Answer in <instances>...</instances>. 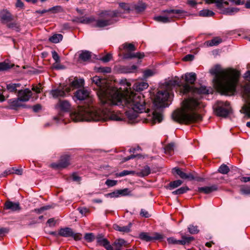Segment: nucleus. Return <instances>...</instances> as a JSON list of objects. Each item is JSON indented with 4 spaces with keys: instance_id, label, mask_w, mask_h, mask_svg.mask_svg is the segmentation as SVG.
Here are the masks:
<instances>
[{
    "instance_id": "obj_1",
    "label": "nucleus",
    "mask_w": 250,
    "mask_h": 250,
    "mask_svg": "<svg viewBox=\"0 0 250 250\" xmlns=\"http://www.w3.org/2000/svg\"><path fill=\"white\" fill-rule=\"evenodd\" d=\"M92 82L98 87L97 92L99 99L103 107L101 109H96L93 107L80 108L71 114V118L75 122L80 121H104L108 120L116 121L124 119L123 114L115 112L110 108L106 107L110 101L114 99L121 91L117 88L109 85L104 79L96 76L92 78Z\"/></svg>"
},
{
    "instance_id": "obj_2",
    "label": "nucleus",
    "mask_w": 250,
    "mask_h": 250,
    "mask_svg": "<svg viewBox=\"0 0 250 250\" xmlns=\"http://www.w3.org/2000/svg\"><path fill=\"white\" fill-rule=\"evenodd\" d=\"M126 90L121 91L118 97L110 101L107 106L122 105L130 108L126 111L125 114L129 120H132L137 118L138 113L146 112V103L144 97L140 93H134L131 90L130 83L126 82Z\"/></svg>"
},
{
    "instance_id": "obj_3",
    "label": "nucleus",
    "mask_w": 250,
    "mask_h": 250,
    "mask_svg": "<svg viewBox=\"0 0 250 250\" xmlns=\"http://www.w3.org/2000/svg\"><path fill=\"white\" fill-rule=\"evenodd\" d=\"M209 72L215 76L213 81L218 91L226 95H232L235 92L240 76L238 71L233 69L221 70L220 65L217 64Z\"/></svg>"
},
{
    "instance_id": "obj_4",
    "label": "nucleus",
    "mask_w": 250,
    "mask_h": 250,
    "mask_svg": "<svg viewBox=\"0 0 250 250\" xmlns=\"http://www.w3.org/2000/svg\"><path fill=\"white\" fill-rule=\"evenodd\" d=\"M200 107V103L197 100L193 98L185 99L183 102L182 109L173 112L172 118L180 124H188L200 122L202 120V117L195 112Z\"/></svg>"
},
{
    "instance_id": "obj_5",
    "label": "nucleus",
    "mask_w": 250,
    "mask_h": 250,
    "mask_svg": "<svg viewBox=\"0 0 250 250\" xmlns=\"http://www.w3.org/2000/svg\"><path fill=\"white\" fill-rule=\"evenodd\" d=\"M120 12L117 10L104 11L100 14V19L95 21V23L92 24L94 27L103 28L105 26L112 25L117 21L115 19Z\"/></svg>"
},
{
    "instance_id": "obj_6",
    "label": "nucleus",
    "mask_w": 250,
    "mask_h": 250,
    "mask_svg": "<svg viewBox=\"0 0 250 250\" xmlns=\"http://www.w3.org/2000/svg\"><path fill=\"white\" fill-rule=\"evenodd\" d=\"M170 98V92L167 90H159L156 94L154 104L157 108L166 107L169 104L167 103Z\"/></svg>"
},
{
    "instance_id": "obj_7",
    "label": "nucleus",
    "mask_w": 250,
    "mask_h": 250,
    "mask_svg": "<svg viewBox=\"0 0 250 250\" xmlns=\"http://www.w3.org/2000/svg\"><path fill=\"white\" fill-rule=\"evenodd\" d=\"M216 106L215 112L218 116L226 117L231 111V107L228 102L217 101Z\"/></svg>"
},
{
    "instance_id": "obj_8",
    "label": "nucleus",
    "mask_w": 250,
    "mask_h": 250,
    "mask_svg": "<svg viewBox=\"0 0 250 250\" xmlns=\"http://www.w3.org/2000/svg\"><path fill=\"white\" fill-rule=\"evenodd\" d=\"M181 91L183 94H187L189 93H191L193 94H206L208 93V89L206 86H201L199 88H197L187 84L183 85L181 88Z\"/></svg>"
},
{
    "instance_id": "obj_9",
    "label": "nucleus",
    "mask_w": 250,
    "mask_h": 250,
    "mask_svg": "<svg viewBox=\"0 0 250 250\" xmlns=\"http://www.w3.org/2000/svg\"><path fill=\"white\" fill-rule=\"evenodd\" d=\"M229 3L224 0H217L216 7L221 10V13L224 15L232 16L238 12L240 10L237 7H224V5H229Z\"/></svg>"
},
{
    "instance_id": "obj_10",
    "label": "nucleus",
    "mask_w": 250,
    "mask_h": 250,
    "mask_svg": "<svg viewBox=\"0 0 250 250\" xmlns=\"http://www.w3.org/2000/svg\"><path fill=\"white\" fill-rule=\"evenodd\" d=\"M72 89L70 86L60 84L57 88L52 89L50 91V94L54 99L64 97Z\"/></svg>"
},
{
    "instance_id": "obj_11",
    "label": "nucleus",
    "mask_w": 250,
    "mask_h": 250,
    "mask_svg": "<svg viewBox=\"0 0 250 250\" xmlns=\"http://www.w3.org/2000/svg\"><path fill=\"white\" fill-rule=\"evenodd\" d=\"M58 235L64 237H71L75 241L80 240L82 238V234L81 233H75L72 229L69 227L60 229L58 232Z\"/></svg>"
},
{
    "instance_id": "obj_12",
    "label": "nucleus",
    "mask_w": 250,
    "mask_h": 250,
    "mask_svg": "<svg viewBox=\"0 0 250 250\" xmlns=\"http://www.w3.org/2000/svg\"><path fill=\"white\" fill-rule=\"evenodd\" d=\"M164 236L162 234L155 232L151 236L149 233L146 232H142L139 234V238L146 242H150L153 240H161L163 239Z\"/></svg>"
},
{
    "instance_id": "obj_13",
    "label": "nucleus",
    "mask_w": 250,
    "mask_h": 250,
    "mask_svg": "<svg viewBox=\"0 0 250 250\" xmlns=\"http://www.w3.org/2000/svg\"><path fill=\"white\" fill-rule=\"evenodd\" d=\"M70 165V156L65 155L61 156L59 162L52 163L51 165L52 167L56 169L63 168Z\"/></svg>"
},
{
    "instance_id": "obj_14",
    "label": "nucleus",
    "mask_w": 250,
    "mask_h": 250,
    "mask_svg": "<svg viewBox=\"0 0 250 250\" xmlns=\"http://www.w3.org/2000/svg\"><path fill=\"white\" fill-rule=\"evenodd\" d=\"M74 99L79 101H83L89 99V92L84 89L77 90L74 93Z\"/></svg>"
},
{
    "instance_id": "obj_15",
    "label": "nucleus",
    "mask_w": 250,
    "mask_h": 250,
    "mask_svg": "<svg viewBox=\"0 0 250 250\" xmlns=\"http://www.w3.org/2000/svg\"><path fill=\"white\" fill-rule=\"evenodd\" d=\"M32 95V91L28 88L20 90L18 91V97L20 101L25 102L29 100Z\"/></svg>"
},
{
    "instance_id": "obj_16",
    "label": "nucleus",
    "mask_w": 250,
    "mask_h": 250,
    "mask_svg": "<svg viewBox=\"0 0 250 250\" xmlns=\"http://www.w3.org/2000/svg\"><path fill=\"white\" fill-rule=\"evenodd\" d=\"M4 209H9L12 211H20L21 209L20 203L19 202H13L9 200L7 201L4 203Z\"/></svg>"
},
{
    "instance_id": "obj_17",
    "label": "nucleus",
    "mask_w": 250,
    "mask_h": 250,
    "mask_svg": "<svg viewBox=\"0 0 250 250\" xmlns=\"http://www.w3.org/2000/svg\"><path fill=\"white\" fill-rule=\"evenodd\" d=\"M165 85L166 87L167 88L166 90H169L170 89H172L173 87L175 86H179L182 87L183 85L181 86V82L179 81V79L177 77H175L174 79H171L170 80H169L167 81H166L165 83ZM181 88H180L181 89ZM181 92V91H180Z\"/></svg>"
},
{
    "instance_id": "obj_18",
    "label": "nucleus",
    "mask_w": 250,
    "mask_h": 250,
    "mask_svg": "<svg viewBox=\"0 0 250 250\" xmlns=\"http://www.w3.org/2000/svg\"><path fill=\"white\" fill-rule=\"evenodd\" d=\"M0 20L2 22H8L13 20V17L6 9L0 11Z\"/></svg>"
},
{
    "instance_id": "obj_19",
    "label": "nucleus",
    "mask_w": 250,
    "mask_h": 250,
    "mask_svg": "<svg viewBox=\"0 0 250 250\" xmlns=\"http://www.w3.org/2000/svg\"><path fill=\"white\" fill-rule=\"evenodd\" d=\"M172 173L173 174L176 173L180 178L183 179H190L193 180L194 179V176L191 174H187L182 171L180 168L178 167H174L172 169Z\"/></svg>"
},
{
    "instance_id": "obj_20",
    "label": "nucleus",
    "mask_w": 250,
    "mask_h": 250,
    "mask_svg": "<svg viewBox=\"0 0 250 250\" xmlns=\"http://www.w3.org/2000/svg\"><path fill=\"white\" fill-rule=\"evenodd\" d=\"M182 78H184L186 84H192L194 83L196 80V74L194 72L187 73L182 76Z\"/></svg>"
},
{
    "instance_id": "obj_21",
    "label": "nucleus",
    "mask_w": 250,
    "mask_h": 250,
    "mask_svg": "<svg viewBox=\"0 0 250 250\" xmlns=\"http://www.w3.org/2000/svg\"><path fill=\"white\" fill-rule=\"evenodd\" d=\"M20 100L19 98L12 99L8 100V103L9 104V108L11 109H16L17 107L20 106L25 107L24 105H23L20 103Z\"/></svg>"
},
{
    "instance_id": "obj_22",
    "label": "nucleus",
    "mask_w": 250,
    "mask_h": 250,
    "mask_svg": "<svg viewBox=\"0 0 250 250\" xmlns=\"http://www.w3.org/2000/svg\"><path fill=\"white\" fill-rule=\"evenodd\" d=\"M145 55L144 53L137 52V53H131L128 52L125 53L123 55V59H131L132 58H137L138 59H142L144 57Z\"/></svg>"
},
{
    "instance_id": "obj_23",
    "label": "nucleus",
    "mask_w": 250,
    "mask_h": 250,
    "mask_svg": "<svg viewBox=\"0 0 250 250\" xmlns=\"http://www.w3.org/2000/svg\"><path fill=\"white\" fill-rule=\"evenodd\" d=\"M218 187L216 185H213L209 187H200L198 188V191L199 192H203L205 194H208L213 191L217 190Z\"/></svg>"
},
{
    "instance_id": "obj_24",
    "label": "nucleus",
    "mask_w": 250,
    "mask_h": 250,
    "mask_svg": "<svg viewBox=\"0 0 250 250\" xmlns=\"http://www.w3.org/2000/svg\"><path fill=\"white\" fill-rule=\"evenodd\" d=\"M21 84L20 83H9L6 84V89L9 92L14 94L18 93V88L21 86Z\"/></svg>"
},
{
    "instance_id": "obj_25",
    "label": "nucleus",
    "mask_w": 250,
    "mask_h": 250,
    "mask_svg": "<svg viewBox=\"0 0 250 250\" xmlns=\"http://www.w3.org/2000/svg\"><path fill=\"white\" fill-rule=\"evenodd\" d=\"M146 8V4L142 2H140L137 4H132V11L135 10L138 13L144 11Z\"/></svg>"
},
{
    "instance_id": "obj_26",
    "label": "nucleus",
    "mask_w": 250,
    "mask_h": 250,
    "mask_svg": "<svg viewBox=\"0 0 250 250\" xmlns=\"http://www.w3.org/2000/svg\"><path fill=\"white\" fill-rule=\"evenodd\" d=\"M95 19L93 16L89 17L77 18L74 21L83 24H89L95 21Z\"/></svg>"
},
{
    "instance_id": "obj_27",
    "label": "nucleus",
    "mask_w": 250,
    "mask_h": 250,
    "mask_svg": "<svg viewBox=\"0 0 250 250\" xmlns=\"http://www.w3.org/2000/svg\"><path fill=\"white\" fill-rule=\"evenodd\" d=\"M148 86V84L144 82H137L133 85V88L136 91H141L146 89Z\"/></svg>"
},
{
    "instance_id": "obj_28",
    "label": "nucleus",
    "mask_w": 250,
    "mask_h": 250,
    "mask_svg": "<svg viewBox=\"0 0 250 250\" xmlns=\"http://www.w3.org/2000/svg\"><path fill=\"white\" fill-rule=\"evenodd\" d=\"M137 69V66L133 65L129 66H121L119 70L122 73H129L134 72Z\"/></svg>"
},
{
    "instance_id": "obj_29",
    "label": "nucleus",
    "mask_w": 250,
    "mask_h": 250,
    "mask_svg": "<svg viewBox=\"0 0 250 250\" xmlns=\"http://www.w3.org/2000/svg\"><path fill=\"white\" fill-rule=\"evenodd\" d=\"M58 104L60 109L62 111L67 112L70 109V104L66 100H60Z\"/></svg>"
},
{
    "instance_id": "obj_30",
    "label": "nucleus",
    "mask_w": 250,
    "mask_h": 250,
    "mask_svg": "<svg viewBox=\"0 0 250 250\" xmlns=\"http://www.w3.org/2000/svg\"><path fill=\"white\" fill-rule=\"evenodd\" d=\"M91 58V53L87 50L82 51L79 55V59L83 62L89 61Z\"/></svg>"
},
{
    "instance_id": "obj_31",
    "label": "nucleus",
    "mask_w": 250,
    "mask_h": 250,
    "mask_svg": "<svg viewBox=\"0 0 250 250\" xmlns=\"http://www.w3.org/2000/svg\"><path fill=\"white\" fill-rule=\"evenodd\" d=\"M183 183L182 181L180 180H177L170 182L168 185L167 186L166 188L172 190L179 186H180Z\"/></svg>"
},
{
    "instance_id": "obj_32",
    "label": "nucleus",
    "mask_w": 250,
    "mask_h": 250,
    "mask_svg": "<svg viewBox=\"0 0 250 250\" xmlns=\"http://www.w3.org/2000/svg\"><path fill=\"white\" fill-rule=\"evenodd\" d=\"M194 240V238L192 236H187L186 235H183L182 236V240H179V244L182 245L189 244Z\"/></svg>"
},
{
    "instance_id": "obj_33",
    "label": "nucleus",
    "mask_w": 250,
    "mask_h": 250,
    "mask_svg": "<svg viewBox=\"0 0 250 250\" xmlns=\"http://www.w3.org/2000/svg\"><path fill=\"white\" fill-rule=\"evenodd\" d=\"M84 83V81L82 79H75L71 83L70 87L74 88H79L83 86Z\"/></svg>"
},
{
    "instance_id": "obj_34",
    "label": "nucleus",
    "mask_w": 250,
    "mask_h": 250,
    "mask_svg": "<svg viewBox=\"0 0 250 250\" xmlns=\"http://www.w3.org/2000/svg\"><path fill=\"white\" fill-rule=\"evenodd\" d=\"M132 224L129 223L128 225L126 226H120L119 225H115L114 227V229L118 231L123 232H128L130 231V228L131 227Z\"/></svg>"
},
{
    "instance_id": "obj_35",
    "label": "nucleus",
    "mask_w": 250,
    "mask_h": 250,
    "mask_svg": "<svg viewBox=\"0 0 250 250\" xmlns=\"http://www.w3.org/2000/svg\"><path fill=\"white\" fill-rule=\"evenodd\" d=\"M63 36L60 34H56L49 38V41L53 43H57L62 40Z\"/></svg>"
},
{
    "instance_id": "obj_36",
    "label": "nucleus",
    "mask_w": 250,
    "mask_h": 250,
    "mask_svg": "<svg viewBox=\"0 0 250 250\" xmlns=\"http://www.w3.org/2000/svg\"><path fill=\"white\" fill-rule=\"evenodd\" d=\"M215 15V13L211 10L208 9H203L201 10L199 13V15L200 17H212Z\"/></svg>"
},
{
    "instance_id": "obj_37",
    "label": "nucleus",
    "mask_w": 250,
    "mask_h": 250,
    "mask_svg": "<svg viewBox=\"0 0 250 250\" xmlns=\"http://www.w3.org/2000/svg\"><path fill=\"white\" fill-rule=\"evenodd\" d=\"M99 245L104 247L106 250H113V247L110 245L109 241L106 238L103 240Z\"/></svg>"
},
{
    "instance_id": "obj_38",
    "label": "nucleus",
    "mask_w": 250,
    "mask_h": 250,
    "mask_svg": "<svg viewBox=\"0 0 250 250\" xmlns=\"http://www.w3.org/2000/svg\"><path fill=\"white\" fill-rule=\"evenodd\" d=\"M127 242L123 239H118L113 244V247L120 248L122 246H126Z\"/></svg>"
},
{
    "instance_id": "obj_39",
    "label": "nucleus",
    "mask_w": 250,
    "mask_h": 250,
    "mask_svg": "<svg viewBox=\"0 0 250 250\" xmlns=\"http://www.w3.org/2000/svg\"><path fill=\"white\" fill-rule=\"evenodd\" d=\"M189 190V188L188 187H183L172 191V194L173 195H180L187 192Z\"/></svg>"
},
{
    "instance_id": "obj_40",
    "label": "nucleus",
    "mask_w": 250,
    "mask_h": 250,
    "mask_svg": "<svg viewBox=\"0 0 250 250\" xmlns=\"http://www.w3.org/2000/svg\"><path fill=\"white\" fill-rule=\"evenodd\" d=\"M119 6L124 9L126 13H129L130 11H132V4H129L125 2H121L119 3Z\"/></svg>"
},
{
    "instance_id": "obj_41",
    "label": "nucleus",
    "mask_w": 250,
    "mask_h": 250,
    "mask_svg": "<svg viewBox=\"0 0 250 250\" xmlns=\"http://www.w3.org/2000/svg\"><path fill=\"white\" fill-rule=\"evenodd\" d=\"M153 119L154 122H157L160 123L163 120V115L161 113L157 112L156 110L153 112Z\"/></svg>"
},
{
    "instance_id": "obj_42",
    "label": "nucleus",
    "mask_w": 250,
    "mask_h": 250,
    "mask_svg": "<svg viewBox=\"0 0 250 250\" xmlns=\"http://www.w3.org/2000/svg\"><path fill=\"white\" fill-rule=\"evenodd\" d=\"M174 143H170L167 145L165 147V153L167 154L171 155L174 151Z\"/></svg>"
},
{
    "instance_id": "obj_43",
    "label": "nucleus",
    "mask_w": 250,
    "mask_h": 250,
    "mask_svg": "<svg viewBox=\"0 0 250 250\" xmlns=\"http://www.w3.org/2000/svg\"><path fill=\"white\" fill-rule=\"evenodd\" d=\"M186 12L183 10L181 9H166L165 10L163 11V13H168V14H184Z\"/></svg>"
},
{
    "instance_id": "obj_44",
    "label": "nucleus",
    "mask_w": 250,
    "mask_h": 250,
    "mask_svg": "<svg viewBox=\"0 0 250 250\" xmlns=\"http://www.w3.org/2000/svg\"><path fill=\"white\" fill-rule=\"evenodd\" d=\"M222 42V40L218 38H215L207 42V45L209 46H216Z\"/></svg>"
},
{
    "instance_id": "obj_45",
    "label": "nucleus",
    "mask_w": 250,
    "mask_h": 250,
    "mask_svg": "<svg viewBox=\"0 0 250 250\" xmlns=\"http://www.w3.org/2000/svg\"><path fill=\"white\" fill-rule=\"evenodd\" d=\"M229 171V167L224 164L221 165L218 169V172L223 174H227Z\"/></svg>"
},
{
    "instance_id": "obj_46",
    "label": "nucleus",
    "mask_w": 250,
    "mask_h": 250,
    "mask_svg": "<svg viewBox=\"0 0 250 250\" xmlns=\"http://www.w3.org/2000/svg\"><path fill=\"white\" fill-rule=\"evenodd\" d=\"M123 47L124 49L129 51H133L136 50V47L132 43L125 42L123 44Z\"/></svg>"
},
{
    "instance_id": "obj_47",
    "label": "nucleus",
    "mask_w": 250,
    "mask_h": 250,
    "mask_svg": "<svg viewBox=\"0 0 250 250\" xmlns=\"http://www.w3.org/2000/svg\"><path fill=\"white\" fill-rule=\"evenodd\" d=\"M154 19L155 21L162 22V23H167L169 22L170 21L168 17L162 16H159L157 17H155L154 18Z\"/></svg>"
},
{
    "instance_id": "obj_48",
    "label": "nucleus",
    "mask_w": 250,
    "mask_h": 250,
    "mask_svg": "<svg viewBox=\"0 0 250 250\" xmlns=\"http://www.w3.org/2000/svg\"><path fill=\"white\" fill-rule=\"evenodd\" d=\"M119 196L131 195V191L128 188L118 190Z\"/></svg>"
},
{
    "instance_id": "obj_49",
    "label": "nucleus",
    "mask_w": 250,
    "mask_h": 250,
    "mask_svg": "<svg viewBox=\"0 0 250 250\" xmlns=\"http://www.w3.org/2000/svg\"><path fill=\"white\" fill-rule=\"evenodd\" d=\"M150 173V167L148 166H146L140 171V175L145 177L148 175Z\"/></svg>"
},
{
    "instance_id": "obj_50",
    "label": "nucleus",
    "mask_w": 250,
    "mask_h": 250,
    "mask_svg": "<svg viewBox=\"0 0 250 250\" xmlns=\"http://www.w3.org/2000/svg\"><path fill=\"white\" fill-rule=\"evenodd\" d=\"M84 238L87 242H92L94 240L95 237L93 233H86L84 235Z\"/></svg>"
},
{
    "instance_id": "obj_51",
    "label": "nucleus",
    "mask_w": 250,
    "mask_h": 250,
    "mask_svg": "<svg viewBox=\"0 0 250 250\" xmlns=\"http://www.w3.org/2000/svg\"><path fill=\"white\" fill-rule=\"evenodd\" d=\"M240 192L242 194L249 195L250 194V187L248 186H242L240 188Z\"/></svg>"
},
{
    "instance_id": "obj_52",
    "label": "nucleus",
    "mask_w": 250,
    "mask_h": 250,
    "mask_svg": "<svg viewBox=\"0 0 250 250\" xmlns=\"http://www.w3.org/2000/svg\"><path fill=\"white\" fill-rule=\"evenodd\" d=\"M12 67L9 63L5 62L0 63V71L9 69Z\"/></svg>"
},
{
    "instance_id": "obj_53",
    "label": "nucleus",
    "mask_w": 250,
    "mask_h": 250,
    "mask_svg": "<svg viewBox=\"0 0 250 250\" xmlns=\"http://www.w3.org/2000/svg\"><path fill=\"white\" fill-rule=\"evenodd\" d=\"M188 230L190 234H196L199 232V229L197 226L190 225L188 227Z\"/></svg>"
},
{
    "instance_id": "obj_54",
    "label": "nucleus",
    "mask_w": 250,
    "mask_h": 250,
    "mask_svg": "<svg viewBox=\"0 0 250 250\" xmlns=\"http://www.w3.org/2000/svg\"><path fill=\"white\" fill-rule=\"evenodd\" d=\"M78 210L81 214L84 216H86L87 214L90 213L89 209L85 207L78 208Z\"/></svg>"
},
{
    "instance_id": "obj_55",
    "label": "nucleus",
    "mask_w": 250,
    "mask_h": 250,
    "mask_svg": "<svg viewBox=\"0 0 250 250\" xmlns=\"http://www.w3.org/2000/svg\"><path fill=\"white\" fill-rule=\"evenodd\" d=\"M52 58L55 61L56 63H59L60 62V57L59 56L57 52L55 51H53L51 52Z\"/></svg>"
},
{
    "instance_id": "obj_56",
    "label": "nucleus",
    "mask_w": 250,
    "mask_h": 250,
    "mask_svg": "<svg viewBox=\"0 0 250 250\" xmlns=\"http://www.w3.org/2000/svg\"><path fill=\"white\" fill-rule=\"evenodd\" d=\"M7 27L9 28L14 29L17 31H19L20 27L19 24L16 22H11L7 24Z\"/></svg>"
},
{
    "instance_id": "obj_57",
    "label": "nucleus",
    "mask_w": 250,
    "mask_h": 250,
    "mask_svg": "<svg viewBox=\"0 0 250 250\" xmlns=\"http://www.w3.org/2000/svg\"><path fill=\"white\" fill-rule=\"evenodd\" d=\"M117 184V181L114 180L107 179L105 182V184L108 187H112Z\"/></svg>"
},
{
    "instance_id": "obj_58",
    "label": "nucleus",
    "mask_w": 250,
    "mask_h": 250,
    "mask_svg": "<svg viewBox=\"0 0 250 250\" xmlns=\"http://www.w3.org/2000/svg\"><path fill=\"white\" fill-rule=\"evenodd\" d=\"M154 75V72L150 69H147L144 71L143 77L145 78H147Z\"/></svg>"
},
{
    "instance_id": "obj_59",
    "label": "nucleus",
    "mask_w": 250,
    "mask_h": 250,
    "mask_svg": "<svg viewBox=\"0 0 250 250\" xmlns=\"http://www.w3.org/2000/svg\"><path fill=\"white\" fill-rule=\"evenodd\" d=\"M242 109L244 113L249 118H250V104L249 105H245L243 106Z\"/></svg>"
},
{
    "instance_id": "obj_60",
    "label": "nucleus",
    "mask_w": 250,
    "mask_h": 250,
    "mask_svg": "<svg viewBox=\"0 0 250 250\" xmlns=\"http://www.w3.org/2000/svg\"><path fill=\"white\" fill-rule=\"evenodd\" d=\"M48 208V206H44L39 208H35L34 210H32V211L36 212L38 214H40L44 210H47Z\"/></svg>"
},
{
    "instance_id": "obj_61",
    "label": "nucleus",
    "mask_w": 250,
    "mask_h": 250,
    "mask_svg": "<svg viewBox=\"0 0 250 250\" xmlns=\"http://www.w3.org/2000/svg\"><path fill=\"white\" fill-rule=\"evenodd\" d=\"M9 231V229L7 228H0V238L3 237L5 234L8 233Z\"/></svg>"
},
{
    "instance_id": "obj_62",
    "label": "nucleus",
    "mask_w": 250,
    "mask_h": 250,
    "mask_svg": "<svg viewBox=\"0 0 250 250\" xmlns=\"http://www.w3.org/2000/svg\"><path fill=\"white\" fill-rule=\"evenodd\" d=\"M134 173L133 171H129V170H123V171L120 172L118 175L120 177H123L129 174H133Z\"/></svg>"
},
{
    "instance_id": "obj_63",
    "label": "nucleus",
    "mask_w": 250,
    "mask_h": 250,
    "mask_svg": "<svg viewBox=\"0 0 250 250\" xmlns=\"http://www.w3.org/2000/svg\"><path fill=\"white\" fill-rule=\"evenodd\" d=\"M99 71L105 73H109L111 71V69L109 67H103L99 68Z\"/></svg>"
},
{
    "instance_id": "obj_64",
    "label": "nucleus",
    "mask_w": 250,
    "mask_h": 250,
    "mask_svg": "<svg viewBox=\"0 0 250 250\" xmlns=\"http://www.w3.org/2000/svg\"><path fill=\"white\" fill-rule=\"evenodd\" d=\"M112 55L110 54H107L103 57L101 60L104 62H107L111 59Z\"/></svg>"
}]
</instances>
